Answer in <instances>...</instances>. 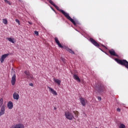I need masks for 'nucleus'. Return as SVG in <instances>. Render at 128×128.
I'll return each mask as SVG.
<instances>
[{
    "mask_svg": "<svg viewBox=\"0 0 128 128\" xmlns=\"http://www.w3.org/2000/svg\"><path fill=\"white\" fill-rule=\"evenodd\" d=\"M54 6V8H56V10H59V12H62V14H64V16H65V17L67 20H70V22H72V24H73L74 26H76V21H74L73 19L70 16V14L68 13H66V12H64V10H60V8L56 4Z\"/></svg>",
    "mask_w": 128,
    "mask_h": 128,
    "instance_id": "1",
    "label": "nucleus"
},
{
    "mask_svg": "<svg viewBox=\"0 0 128 128\" xmlns=\"http://www.w3.org/2000/svg\"><path fill=\"white\" fill-rule=\"evenodd\" d=\"M54 40L59 48H64V50H67V52H70V54H74V52L72 50V49L69 48L66 46H62V44H60V42L58 38L57 37H55Z\"/></svg>",
    "mask_w": 128,
    "mask_h": 128,
    "instance_id": "2",
    "label": "nucleus"
},
{
    "mask_svg": "<svg viewBox=\"0 0 128 128\" xmlns=\"http://www.w3.org/2000/svg\"><path fill=\"white\" fill-rule=\"evenodd\" d=\"M116 62H118V64H121V66H124L126 68H128V62L126 60H120L118 58H115Z\"/></svg>",
    "mask_w": 128,
    "mask_h": 128,
    "instance_id": "3",
    "label": "nucleus"
},
{
    "mask_svg": "<svg viewBox=\"0 0 128 128\" xmlns=\"http://www.w3.org/2000/svg\"><path fill=\"white\" fill-rule=\"evenodd\" d=\"M64 116L66 118H67V120H72L74 119V114L69 112H65Z\"/></svg>",
    "mask_w": 128,
    "mask_h": 128,
    "instance_id": "4",
    "label": "nucleus"
},
{
    "mask_svg": "<svg viewBox=\"0 0 128 128\" xmlns=\"http://www.w3.org/2000/svg\"><path fill=\"white\" fill-rule=\"evenodd\" d=\"M12 72H14V74L12 75L11 79V84L12 86H14L16 82V75L14 71H12Z\"/></svg>",
    "mask_w": 128,
    "mask_h": 128,
    "instance_id": "5",
    "label": "nucleus"
},
{
    "mask_svg": "<svg viewBox=\"0 0 128 128\" xmlns=\"http://www.w3.org/2000/svg\"><path fill=\"white\" fill-rule=\"evenodd\" d=\"M24 74H26V78L28 80H34V76L30 74L29 71H24Z\"/></svg>",
    "mask_w": 128,
    "mask_h": 128,
    "instance_id": "6",
    "label": "nucleus"
},
{
    "mask_svg": "<svg viewBox=\"0 0 128 128\" xmlns=\"http://www.w3.org/2000/svg\"><path fill=\"white\" fill-rule=\"evenodd\" d=\"M97 90L98 92H106V86L102 84H100Z\"/></svg>",
    "mask_w": 128,
    "mask_h": 128,
    "instance_id": "7",
    "label": "nucleus"
},
{
    "mask_svg": "<svg viewBox=\"0 0 128 128\" xmlns=\"http://www.w3.org/2000/svg\"><path fill=\"white\" fill-rule=\"evenodd\" d=\"M80 102L83 106H86V104L88 102V100L86 99L85 98L80 97Z\"/></svg>",
    "mask_w": 128,
    "mask_h": 128,
    "instance_id": "8",
    "label": "nucleus"
},
{
    "mask_svg": "<svg viewBox=\"0 0 128 128\" xmlns=\"http://www.w3.org/2000/svg\"><path fill=\"white\" fill-rule=\"evenodd\" d=\"M90 41L94 46H96V48H100V44L96 41L94 38H90Z\"/></svg>",
    "mask_w": 128,
    "mask_h": 128,
    "instance_id": "9",
    "label": "nucleus"
},
{
    "mask_svg": "<svg viewBox=\"0 0 128 128\" xmlns=\"http://www.w3.org/2000/svg\"><path fill=\"white\" fill-rule=\"evenodd\" d=\"M8 56H10V54H4L2 56L1 58H0V62L1 64H2V62H4V60H6V58Z\"/></svg>",
    "mask_w": 128,
    "mask_h": 128,
    "instance_id": "10",
    "label": "nucleus"
},
{
    "mask_svg": "<svg viewBox=\"0 0 128 128\" xmlns=\"http://www.w3.org/2000/svg\"><path fill=\"white\" fill-rule=\"evenodd\" d=\"M6 112V105L4 104L2 106L0 110V116L4 114V112Z\"/></svg>",
    "mask_w": 128,
    "mask_h": 128,
    "instance_id": "11",
    "label": "nucleus"
},
{
    "mask_svg": "<svg viewBox=\"0 0 128 128\" xmlns=\"http://www.w3.org/2000/svg\"><path fill=\"white\" fill-rule=\"evenodd\" d=\"M48 88L49 90V92L52 94H54V96H58V92H56V91L54 90L52 88L48 86Z\"/></svg>",
    "mask_w": 128,
    "mask_h": 128,
    "instance_id": "12",
    "label": "nucleus"
},
{
    "mask_svg": "<svg viewBox=\"0 0 128 128\" xmlns=\"http://www.w3.org/2000/svg\"><path fill=\"white\" fill-rule=\"evenodd\" d=\"M108 52L109 54H110L111 56H118V54L116 53V52L114 51V49L109 50Z\"/></svg>",
    "mask_w": 128,
    "mask_h": 128,
    "instance_id": "13",
    "label": "nucleus"
},
{
    "mask_svg": "<svg viewBox=\"0 0 128 128\" xmlns=\"http://www.w3.org/2000/svg\"><path fill=\"white\" fill-rule=\"evenodd\" d=\"M13 126L14 127V128H24V125L21 123L16 124Z\"/></svg>",
    "mask_w": 128,
    "mask_h": 128,
    "instance_id": "14",
    "label": "nucleus"
},
{
    "mask_svg": "<svg viewBox=\"0 0 128 128\" xmlns=\"http://www.w3.org/2000/svg\"><path fill=\"white\" fill-rule=\"evenodd\" d=\"M13 98L14 100H18L20 99V94L16 93V92H14L13 94Z\"/></svg>",
    "mask_w": 128,
    "mask_h": 128,
    "instance_id": "15",
    "label": "nucleus"
},
{
    "mask_svg": "<svg viewBox=\"0 0 128 128\" xmlns=\"http://www.w3.org/2000/svg\"><path fill=\"white\" fill-rule=\"evenodd\" d=\"M8 108L9 110H12V108H14V104H12V102H9L8 103Z\"/></svg>",
    "mask_w": 128,
    "mask_h": 128,
    "instance_id": "16",
    "label": "nucleus"
},
{
    "mask_svg": "<svg viewBox=\"0 0 128 128\" xmlns=\"http://www.w3.org/2000/svg\"><path fill=\"white\" fill-rule=\"evenodd\" d=\"M53 80L56 82V84H57L58 86H60V84L62 83V81L60 80L54 78Z\"/></svg>",
    "mask_w": 128,
    "mask_h": 128,
    "instance_id": "17",
    "label": "nucleus"
},
{
    "mask_svg": "<svg viewBox=\"0 0 128 128\" xmlns=\"http://www.w3.org/2000/svg\"><path fill=\"white\" fill-rule=\"evenodd\" d=\"M73 78L76 80L78 82H80V77H78V76L76 74H74Z\"/></svg>",
    "mask_w": 128,
    "mask_h": 128,
    "instance_id": "18",
    "label": "nucleus"
},
{
    "mask_svg": "<svg viewBox=\"0 0 128 128\" xmlns=\"http://www.w3.org/2000/svg\"><path fill=\"white\" fill-rule=\"evenodd\" d=\"M6 39L8 40V42H12V44H14L15 42L14 38H6Z\"/></svg>",
    "mask_w": 128,
    "mask_h": 128,
    "instance_id": "19",
    "label": "nucleus"
},
{
    "mask_svg": "<svg viewBox=\"0 0 128 128\" xmlns=\"http://www.w3.org/2000/svg\"><path fill=\"white\" fill-rule=\"evenodd\" d=\"M73 112L75 114L76 118H78V116L80 114V112H78V111H74Z\"/></svg>",
    "mask_w": 128,
    "mask_h": 128,
    "instance_id": "20",
    "label": "nucleus"
},
{
    "mask_svg": "<svg viewBox=\"0 0 128 128\" xmlns=\"http://www.w3.org/2000/svg\"><path fill=\"white\" fill-rule=\"evenodd\" d=\"M119 128H126V125L123 124H120L119 126Z\"/></svg>",
    "mask_w": 128,
    "mask_h": 128,
    "instance_id": "21",
    "label": "nucleus"
},
{
    "mask_svg": "<svg viewBox=\"0 0 128 128\" xmlns=\"http://www.w3.org/2000/svg\"><path fill=\"white\" fill-rule=\"evenodd\" d=\"M2 104H4V99L2 98L0 99V108H2Z\"/></svg>",
    "mask_w": 128,
    "mask_h": 128,
    "instance_id": "22",
    "label": "nucleus"
},
{
    "mask_svg": "<svg viewBox=\"0 0 128 128\" xmlns=\"http://www.w3.org/2000/svg\"><path fill=\"white\" fill-rule=\"evenodd\" d=\"M2 22L4 24H8V20L6 18L2 20Z\"/></svg>",
    "mask_w": 128,
    "mask_h": 128,
    "instance_id": "23",
    "label": "nucleus"
},
{
    "mask_svg": "<svg viewBox=\"0 0 128 128\" xmlns=\"http://www.w3.org/2000/svg\"><path fill=\"white\" fill-rule=\"evenodd\" d=\"M4 2L6 4H9L10 6H12V2H10L8 0H4Z\"/></svg>",
    "mask_w": 128,
    "mask_h": 128,
    "instance_id": "24",
    "label": "nucleus"
},
{
    "mask_svg": "<svg viewBox=\"0 0 128 128\" xmlns=\"http://www.w3.org/2000/svg\"><path fill=\"white\" fill-rule=\"evenodd\" d=\"M49 0L50 4H52V6H54L56 5V4H54V2H52V0Z\"/></svg>",
    "mask_w": 128,
    "mask_h": 128,
    "instance_id": "25",
    "label": "nucleus"
},
{
    "mask_svg": "<svg viewBox=\"0 0 128 128\" xmlns=\"http://www.w3.org/2000/svg\"><path fill=\"white\" fill-rule=\"evenodd\" d=\"M15 20H16V22H18V26H20V20H18V19H16Z\"/></svg>",
    "mask_w": 128,
    "mask_h": 128,
    "instance_id": "26",
    "label": "nucleus"
},
{
    "mask_svg": "<svg viewBox=\"0 0 128 128\" xmlns=\"http://www.w3.org/2000/svg\"><path fill=\"white\" fill-rule=\"evenodd\" d=\"M34 34L36 36H38V31H34Z\"/></svg>",
    "mask_w": 128,
    "mask_h": 128,
    "instance_id": "27",
    "label": "nucleus"
},
{
    "mask_svg": "<svg viewBox=\"0 0 128 128\" xmlns=\"http://www.w3.org/2000/svg\"><path fill=\"white\" fill-rule=\"evenodd\" d=\"M116 110H117V112H120V108H118L116 109Z\"/></svg>",
    "mask_w": 128,
    "mask_h": 128,
    "instance_id": "28",
    "label": "nucleus"
},
{
    "mask_svg": "<svg viewBox=\"0 0 128 128\" xmlns=\"http://www.w3.org/2000/svg\"><path fill=\"white\" fill-rule=\"evenodd\" d=\"M98 100H102V98L100 96H98Z\"/></svg>",
    "mask_w": 128,
    "mask_h": 128,
    "instance_id": "29",
    "label": "nucleus"
},
{
    "mask_svg": "<svg viewBox=\"0 0 128 128\" xmlns=\"http://www.w3.org/2000/svg\"><path fill=\"white\" fill-rule=\"evenodd\" d=\"M62 60L63 62L65 63L66 62V60H64V58H62Z\"/></svg>",
    "mask_w": 128,
    "mask_h": 128,
    "instance_id": "30",
    "label": "nucleus"
},
{
    "mask_svg": "<svg viewBox=\"0 0 128 128\" xmlns=\"http://www.w3.org/2000/svg\"><path fill=\"white\" fill-rule=\"evenodd\" d=\"M30 86H34V84L32 83H30Z\"/></svg>",
    "mask_w": 128,
    "mask_h": 128,
    "instance_id": "31",
    "label": "nucleus"
},
{
    "mask_svg": "<svg viewBox=\"0 0 128 128\" xmlns=\"http://www.w3.org/2000/svg\"><path fill=\"white\" fill-rule=\"evenodd\" d=\"M101 46H103V48H106V46H104L102 44Z\"/></svg>",
    "mask_w": 128,
    "mask_h": 128,
    "instance_id": "32",
    "label": "nucleus"
},
{
    "mask_svg": "<svg viewBox=\"0 0 128 128\" xmlns=\"http://www.w3.org/2000/svg\"><path fill=\"white\" fill-rule=\"evenodd\" d=\"M54 110H56V107H54Z\"/></svg>",
    "mask_w": 128,
    "mask_h": 128,
    "instance_id": "33",
    "label": "nucleus"
},
{
    "mask_svg": "<svg viewBox=\"0 0 128 128\" xmlns=\"http://www.w3.org/2000/svg\"><path fill=\"white\" fill-rule=\"evenodd\" d=\"M28 24H32V23L29 22Z\"/></svg>",
    "mask_w": 128,
    "mask_h": 128,
    "instance_id": "34",
    "label": "nucleus"
}]
</instances>
